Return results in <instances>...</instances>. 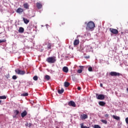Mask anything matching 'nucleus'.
<instances>
[{
  "label": "nucleus",
  "instance_id": "obj_1",
  "mask_svg": "<svg viewBox=\"0 0 128 128\" xmlns=\"http://www.w3.org/2000/svg\"><path fill=\"white\" fill-rule=\"evenodd\" d=\"M94 28H96V25L94 24V23L90 21L87 24L86 30H94Z\"/></svg>",
  "mask_w": 128,
  "mask_h": 128
},
{
  "label": "nucleus",
  "instance_id": "obj_2",
  "mask_svg": "<svg viewBox=\"0 0 128 128\" xmlns=\"http://www.w3.org/2000/svg\"><path fill=\"white\" fill-rule=\"evenodd\" d=\"M46 61L49 64H54L56 62L55 56L48 57L46 58Z\"/></svg>",
  "mask_w": 128,
  "mask_h": 128
},
{
  "label": "nucleus",
  "instance_id": "obj_3",
  "mask_svg": "<svg viewBox=\"0 0 128 128\" xmlns=\"http://www.w3.org/2000/svg\"><path fill=\"white\" fill-rule=\"evenodd\" d=\"M15 72L17 74H20V76H24V74H26V71L22 70H20L19 68H16L15 70Z\"/></svg>",
  "mask_w": 128,
  "mask_h": 128
},
{
  "label": "nucleus",
  "instance_id": "obj_4",
  "mask_svg": "<svg viewBox=\"0 0 128 128\" xmlns=\"http://www.w3.org/2000/svg\"><path fill=\"white\" fill-rule=\"evenodd\" d=\"M45 46H46L48 50H51L52 48L54 46V44H52L50 41L46 42Z\"/></svg>",
  "mask_w": 128,
  "mask_h": 128
},
{
  "label": "nucleus",
  "instance_id": "obj_5",
  "mask_svg": "<svg viewBox=\"0 0 128 128\" xmlns=\"http://www.w3.org/2000/svg\"><path fill=\"white\" fill-rule=\"evenodd\" d=\"M110 74L111 76H122V74L116 72H111Z\"/></svg>",
  "mask_w": 128,
  "mask_h": 128
},
{
  "label": "nucleus",
  "instance_id": "obj_6",
  "mask_svg": "<svg viewBox=\"0 0 128 128\" xmlns=\"http://www.w3.org/2000/svg\"><path fill=\"white\" fill-rule=\"evenodd\" d=\"M96 98L97 100H104L106 97L104 96V94H100L98 95V94H96Z\"/></svg>",
  "mask_w": 128,
  "mask_h": 128
},
{
  "label": "nucleus",
  "instance_id": "obj_7",
  "mask_svg": "<svg viewBox=\"0 0 128 128\" xmlns=\"http://www.w3.org/2000/svg\"><path fill=\"white\" fill-rule=\"evenodd\" d=\"M110 32L112 34H118V30L116 29H114L113 28H110Z\"/></svg>",
  "mask_w": 128,
  "mask_h": 128
},
{
  "label": "nucleus",
  "instance_id": "obj_8",
  "mask_svg": "<svg viewBox=\"0 0 128 128\" xmlns=\"http://www.w3.org/2000/svg\"><path fill=\"white\" fill-rule=\"evenodd\" d=\"M68 106H72L73 108H76V103L74 101L69 102L68 103Z\"/></svg>",
  "mask_w": 128,
  "mask_h": 128
},
{
  "label": "nucleus",
  "instance_id": "obj_9",
  "mask_svg": "<svg viewBox=\"0 0 128 128\" xmlns=\"http://www.w3.org/2000/svg\"><path fill=\"white\" fill-rule=\"evenodd\" d=\"M16 12H18V14H22V12H24V9L19 8L16 10Z\"/></svg>",
  "mask_w": 128,
  "mask_h": 128
},
{
  "label": "nucleus",
  "instance_id": "obj_10",
  "mask_svg": "<svg viewBox=\"0 0 128 128\" xmlns=\"http://www.w3.org/2000/svg\"><path fill=\"white\" fill-rule=\"evenodd\" d=\"M28 114V112L26 110H24L23 112L21 113L22 118H24Z\"/></svg>",
  "mask_w": 128,
  "mask_h": 128
},
{
  "label": "nucleus",
  "instance_id": "obj_11",
  "mask_svg": "<svg viewBox=\"0 0 128 128\" xmlns=\"http://www.w3.org/2000/svg\"><path fill=\"white\" fill-rule=\"evenodd\" d=\"M88 114H82L80 116V118L82 120H86V118H88Z\"/></svg>",
  "mask_w": 128,
  "mask_h": 128
},
{
  "label": "nucleus",
  "instance_id": "obj_12",
  "mask_svg": "<svg viewBox=\"0 0 128 128\" xmlns=\"http://www.w3.org/2000/svg\"><path fill=\"white\" fill-rule=\"evenodd\" d=\"M62 71L64 72H68V66L63 67Z\"/></svg>",
  "mask_w": 128,
  "mask_h": 128
},
{
  "label": "nucleus",
  "instance_id": "obj_13",
  "mask_svg": "<svg viewBox=\"0 0 128 128\" xmlns=\"http://www.w3.org/2000/svg\"><path fill=\"white\" fill-rule=\"evenodd\" d=\"M80 44V40L76 39L74 42V46H78Z\"/></svg>",
  "mask_w": 128,
  "mask_h": 128
},
{
  "label": "nucleus",
  "instance_id": "obj_14",
  "mask_svg": "<svg viewBox=\"0 0 128 128\" xmlns=\"http://www.w3.org/2000/svg\"><path fill=\"white\" fill-rule=\"evenodd\" d=\"M18 32L20 34H22L24 32V28H22V27H20L19 28V30H18Z\"/></svg>",
  "mask_w": 128,
  "mask_h": 128
},
{
  "label": "nucleus",
  "instance_id": "obj_15",
  "mask_svg": "<svg viewBox=\"0 0 128 128\" xmlns=\"http://www.w3.org/2000/svg\"><path fill=\"white\" fill-rule=\"evenodd\" d=\"M24 8H26V10H28L30 8V5H28V4L25 3L24 4Z\"/></svg>",
  "mask_w": 128,
  "mask_h": 128
},
{
  "label": "nucleus",
  "instance_id": "obj_16",
  "mask_svg": "<svg viewBox=\"0 0 128 128\" xmlns=\"http://www.w3.org/2000/svg\"><path fill=\"white\" fill-rule=\"evenodd\" d=\"M98 104L101 106H106V103L104 102L100 101L98 102Z\"/></svg>",
  "mask_w": 128,
  "mask_h": 128
},
{
  "label": "nucleus",
  "instance_id": "obj_17",
  "mask_svg": "<svg viewBox=\"0 0 128 128\" xmlns=\"http://www.w3.org/2000/svg\"><path fill=\"white\" fill-rule=\"evenodd\" d=\"M36 7L38 9H40V8H42V4H40V2H37L36 3Z\"/></svg>",
  "mask_w": 128,
  "mask_h": 128
},
{
  "label": "nucleus",
  "instance_id": "obj_18",
  "mask_svg": "<svg viewBox=\"0 0 128 128\" xmlns=\"http://www.w3.org/2000/svg\"><path fill=\"white\" fill-rule=\"evenodd\" d=\"M14 114L15 116H13V118H16V116L20 114V111L18 110H15L14 111Z\"/></svg>",
  "mask_w": 128,
  "mask_h": 128
},
{
  "label": "nucleus",
  "instance_id": "obj_19",
  "mask_svg": "<svg viewBox=\"0 0 128 128\" xmlns=\"http://www.w3.org/2000/svg\"><path fill=\"white\" fill-rule=\"evenodd\" d=\"M23 20L24 22V24H28L30 22V20L25 18H23Z\"/></svg>",
  "mask_w": 128,
  "mask_h": 128
},
{
  "label": "nucleus",
  "instance_id": "obj_20",
  "mask_svg": "<svg viewBox=\"0 0 128 128\" xmlns=\"http://www.w3.org/2000/svg\"><path fill=\"white\" fill-rule=\"evenodd\" d=\"M112 118H114V120H120V116H116L113 115Z\"/></svg>",
  "mask_w": 128,
  "mask_h": 128
},
{
  "label": "nucleus",
  "instance_id": "obj_21",
  "mask_svg": "<svg viewBox=\"0 0 128 128\" xmlns=\"http://www.w3.org/2000/svg\"><path fill=\"white\" fill-rule=\"evenodd\" d=\"M70 82H66L64 83V86L65 88H68V86H70Z\"/></svg>",
  "mask_w": 128,
  "mask_h": 128
},
{
  "label": "nucleus",
  "instance_id": "obj_22",
  "mask_svg": "<svg viewBox=\"0 0 128 128\" xmlns=\"http://www.w3.org/2000/svg\"><path fill=\"white\" fill-rule=\"evenodd\" d=\"M64 92V88H62L61 90H58V94H62V92Z\"/></svg>",
  "mask_w": 128,
  "mask_h": 128
},
{
  "label": "nucleus",
  "instance_id": "obj_23",
  "mask_svg": "<svg viewBox=\"0 0 128 128\" xmlns=\"http://www.w3.org/2000/svg\"><path fill=\"white\" fill-rule=\"evenodd\" d=\"M80 126L81 128H90V127L84 126V123L80 124Z\"/></svg>",
  "mask_w": 128,
  "mask_h": 128
},
{
  "label": "nucleus",
  "instance_id": "obj_24",
  "mask_svg": "<svg viewBox=\"0 0 128 128\" xmlns=\"http://www.w3.org/2000/svg\"><path fill=\"white\" fill-rule=\"evenodd\" d=\"M45 78L46 80H50V77L48 75L45 76Z\"/></svg>",
  "mask_w": 128,
  "mask_h": 128
},
{
  "label": "nucleus",
  "instance_id": "obj_25",
  "mask_svg": "<svg viewBox=\"0 0 128 128\" xmlns=\"http://www.w3.org/2000/svg\"><path fill=\"white\" fill-rule=\"evenodd\" d=\"M6 96H0V100H6Z\"/></svg>",
  "mask_w": 128,
  "mask_h": 128
},
{
  "label": "nucleus",
  "instance_id": "obj_26",
  "mask_svg": "<svg viewBox=\"0 0 128 128\" xmlns=\"http://www.w3.org/2000/svg\"><path fill=\"white\" fill-rule=\"evenodd\" d=\"M101 122H102L104 124H108V121H106V120H102Z\"/></svg>",
  "mask_w": 128,
  "mask_h": 128
},
{
  "label": "nucleus",
  "instance_id": "obj_27",
  "mask_svg": "<svg viewBox=\"0 0 128 128\" xmlns=\"http://www.w3.org/2000/svg\"><path fill=\"white\" fill-rule=\"evenodd\" d=\"M38 77L37 76H35L33 77V80H38Z\"/></svg>",
  "mask_w": 128,
  "mask_h": 128
},
{
  "label": "nucleus",
  "instance_id": "obj_28",
  "mask_svg": "<svg viewBox=\"0 0 128 128\" xmlns=\"http://www.w3.org/2000/svg\"><path fill=\"white\" fill-rule=\"evenodd\" d=\"M66 24V23H65L64 22H61L60 23V26H64V24Z\"/></svg>",
  "mask_w": 128,
  "mask_h": 128
},
{
  "label": "nucleus",
  "instance_id": "obj_29",
  "mask_svg": "<svg viewBox=\"0 0 128 128\" xmlns=\"http://www.w3.org/2000/svg\"><path fill=\"white\" fill-rule=\"evenodd\" d=\"M77 72L78 74H82V70H78V71H77Z\"/></svg>",
  "mask_w": 128,
  "mask_h": 128
},
{
  "label": "nucleus",
  "instance_id": "obj_30",
  "mask_svg": "<svg viewBox=\"0 0 128 128\" xmlns=\"http://www.w3.org/2000/svg\"><path fill=\"white\" fill-rule=\"evenodd\" d=\"M12 80H16V78H18V77L14 75L12 76Z\"/></svg>",
  "mask_w": 128,
  "mask_h": 128
},
{
  "label": "nucleus",
  "instance_id": "obj_31",
  "mask_svg": "<svg viewBox=\"0 0 128 128\" xmlns=\"http://www.w3.org/2000/svg\"><path fill=\"white\" fill-rule=\"evenodd\" d=\"M6 40H0V44H2V42H6Z\"/></svg>",
  "mask_w": 128,
  "mask_h": 128
},
{
  "label": "nucleus",
  "instance_id": "obj_32",
  "mask_svg": "<svg viewBox=\"0 0 128 128\" xmlns=\"http://www.w3.org/2000/svg\"><path fill=\"white\" fill-rule=\"evenodd\" d=\"M94 128H100L99 125L95 124L94 126Z\"/></svg>",
  "mask_w": 128,
  "mask_h": 128
},
{
  "label": "nucleus",
  "instance_id": "obj_33",
  "mask_svg": "<svg viewBox=\"0 0 128 128\" xmlns=\"http://www.w3.org/2000/svg\"><path fill=\"white\" fill-rule=\"evenodd\" d=\"M23 96H28V93H24L22 94Z\"/></svg>",
  "mask_w": 128,
  "mask_h": 128
},
{
  "label": "nucleus",
  "instance_id": "obj_34",
  "mask_svg": "<svg viewBox=\"0 0 128 128\" xmlns=\"http://www.w3.org/2000/svg\"><path fill=\"white\" fill-rule=\"evenodd\" d=\"M88 72H92V67H89V68H88Z\"/></svg>",
  "mask_w": 128,
  "mask_h": 128
},
{
  "label": "nucleus",
  "instance_id": "obj_35",
  "mask_svg": "<svg viewBox=\"0 0 128 128\" xmlns=\"http://www.w3.org/2000/svg\"><path fill=\"white\" fill-rule=\"evenodd\" d=\"M72 80H76V76H74L72 77Z\"/></svg>",
  "mask_w": 128,
  "mask_h": 128
},
{
  "label": "nucleus",
  "instance_id": "obj_36",
  "mask_svg": "<svg viewBox=\"0 0 128 128\" xmlns=\"http://www.w3.org/2000/svg\"><path fill=\"white\" fill-rule=\"evenodd\" d=\"M126 124H128V117L126 118Z\"/></svg>",
  "mask_w": 128,
  "mask_h": 128
},
{
  "label": "nucleus",
  "instance_id": "obj_37",
  "mask_svg": "<svg viewBox=\"0 0 128 128\" xmlns=\"http://www.w3.org/2000/svg\"><path fill=\"white\" fill-rule=\"evenodd\" d=\"M79 68H80V70H84V66H80Z\"/></svg>",
  "mask_w": 128,
  "mask_h": 128
},
{
  "label": "nucleus",
  "instance_id": "obj_38",
  "mask_svg": "<svg viewBox=\"0 0 128 128\" xmlns=\"http://www.w3.org/2000/svg\"><path fill=\"white\" fill-rule=\"evenodd\" d=\"M124 34H126V32H121V34L122 36H124Z\"/></svg>",
  "mask_w": 128,
  "mask_h": 128
},
{
  "label": "nucleus",
  "instance_id": "obj_39",
  "mask_svg": "<svg viewBox=\"0 0 128 128\" xmlns=\"http://www.w3.org/2000/svg\"><path fill=\"white\" fill-rule=\"evenodd\" d=\"M28 126H29V128H30V126H32V124L31 123L28 124Z\"/></svg>",
  "mask_w": 128,
  "mask_h": 128
},
{
  "label": "nucleus",
  "instance_id": "obj_40",
  "mask_svg": "<svg viewBox=\"0 0 128 128\" xmlns=\"http://www.w3.org/2000/svg\"><path fill=\"white\" fill-rule=\"evenodd\" d=\"M105 118H108V114H106L104 115Z\"/></svg>",
  "mask_w": 128,
  "mask_h": 128
},
{
  "label": "nucleus",
  "instance_id": "obj_41",
  "mask_svg": "<svg viewBox=\"0 0 128 128\" xmlns=\"http://www.w3.org/2000/svg\"><path fill=\"white\" fill-rule=\"evenodd\" d=\"M77 88H78V90H80L82 88L80 86H78V87Z\"/></svg>",
  "mask_w": 128,
  "mask_h": 128
},
{
  "label": "nucleus",
  "instance_id": "obj_42",
  "mask_svg": "<svg viewBox=\"0 0 128 128\" xmlns=\"http://www.w3.org/2000/svg\"><path fill=\"white\" fill-rule=\"evenodd\" d=\"M26 126H28V123H26L25 124Z\"/></svg>",
  "mask_w": 128,
  "mask_h": 128
},
{
  "label": "nucleus",
  "instance_id": "obj_43",
  "mask_svg": "<svg viewBox=\"0 0 128 128\" xmlns=\"http://www.w3.org/2000/svg\"><path fill=\"white\" fill-rule=\"evenodd\" d=\"M100 86L101 88H102V84H100Z\"/></svg>",
  "mask_w": 128,
  "mask_h": 128
},
{
  "label": "nucleus",
  "instance_id": "obj_44",
  "mask_svg": "<svg viewBox=\"0 0 128 128\" xmlns=\"http://www.w3.org/2000/svg\"><path fill=\"white\" fill-rule=\"evenodd\" d=\"M86 58H90V56H86Z\"/></svg>",
  "mask_w": 128,
  "mask_h": 128
},
{
  "label": "nucleus",
  "instance_id": "obj_45",
  "mask_svg": "<svg viewBox=\"0 0 128 128\" xmlns=\"http://www.w3.org/2000/svg\"><path fill=\"white\" fill-rule=\"evenodd\" d=\"M2 104V100H0V104Z\"/></svg>",
  "mask_w": 128,
  "mask_h": 128
}]
</instances>
